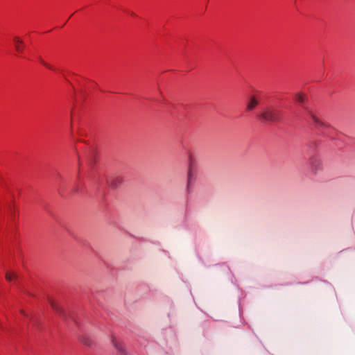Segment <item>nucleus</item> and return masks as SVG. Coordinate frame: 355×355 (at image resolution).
Returning a JSON list of instances; mask_svg holds the SVG:
<instances>
[{
    "mask_svg": "<svg viewBox=\"0 0 355 355\" xmlns=\"http://www.w3.org/2000/svg\"><path fill=\"white\" fill-rule=\"evenodd\" d=\"M282 116L281 111L275 107H268L263 110L260 117L263 121H276L280 119Z\"/></svg>",
    "mask_w": 355,
    "mask_h": 355,
    "instance_id": "f257e3e1",
    "label": "nucleus"
},
{
    "mask_svg": "<svg viewBox=\"0 0 355 355\" xmlns=\"http://www.w3.org/2000/svg\"><path fill=\"white\" fill-rule=\"evenodd\" d=\"M311 168L313 172H317L322 168V162L318 156H313L310 159Z\"/></svg>",
    "mask_w": 355,
    "mask_h": 355,
    "instance_id": "f03ea898",
    "label": "nucleus"
},
{
    "mask_svg": "<svg viewBox=\"0 0 355 355\" xmlns=\"http://www.w3.org/2000/svg\"><path fill=\"white\" fill-rule=\"evenodd\" d=\"M112 343L121 355L125 354V349L124 347L123 343H121L114 336H112Z\"/></svg>",
    "mask_w": 355,
    "mask_h": 355,
    "instance_id": "7ed1b4c3",
    "label": "nucleus"
},
{
    "mask_svg": "<svg viewBox=\"0 0 355 355\" xmlns=\"http://www.w3.org/2000/svg\"><path fill=\"white\" fill-rule=\"evenodd\" d=\"M12 42L16 51L19 53H23L25 46L22 40L19 37H14Z\"/></svg>",
    "mask_w": 355,
    "mask_h": 355,
    "instance_id": "20e7f679",
    "label": "nucleus"
},
{
    "mask_svg": "<svg viewBox=\"0 0 355 355\" xmlns=\"http://www.w3.org/2000/svg\"><path fill=\"white\" fill-rule=\"evenodd\" d=\"M311 119L313 121V123L317 126V127H321L324 128H329L330 126L328 125L326 122L322 121L320 118L315 115L311 116Z\"/></svg>",
    "mask_w": 355,
    "mask_h": 355,
    "instance_id": "39448f33",
    "label": "nucleus"
},
{
    "mask_svg": "<svg viewBox=\"0 0 355 355\" xmlns=\"http://www.w3.org/2000/svg\"><path fill=\"white\" fill-rule=\"evenodd\" d=\"M195 182V177L194 175L191 171V168H189L188 172V180H187V189L188 192L191 191V189L193 186V184Z\"/></svg>",
    "mask_w": 355,
    "mask_h": 355,
    "instance_id": "423d86ee",
    "label": "nucleus"
},
{
    "mask_svg": "<svg viewBox=\"0 0 355 355\" xmlns=\"http://www.w3.org/2000/svg\"><path fill=\"white\" fill-rule=\"evenodd\" d=\"M259 104L258 99L252 96L250 97V101L247 105V110L251 111L255 108V107Z\"/></svg>",
    "mask_w": 355,
    "mask_h": 355,
    "instance_id": "0eeeda50",
    "label": "nucleus"
},
{
    "mask_svg": "<svg viewBox=\"0 0 355 355\" xmlns=\"http://www.w3.org/2000/svg\"><path fill=\"white\" fill-rule=\"evenodd\" d=\"M294 99L297 103L302 104L306 100V96L303 93L299 92L295 95Z\"/></svg>",
    "mask_w": 355,
    "mask_h": 355,
    "instance_id": "6e6552de",
    "label": "nucleus"
},
{
    "mask_svg": "<svg viewBox=\"0 0 355 355\" xmlns=\"http://www.w3.org/2000/svg\"><path fill=\"white\" fill-rule=\"evenodd\" d=\"M39 62L44 66L46 68H47L48 69H50V70H52V71H54L55 70V68L51 65L50 64L47 63L46 62H45L42 58H39Z\"/></svg>",
    "mask_w": 355,
    "mask_h": 355,
    "instance_id": "1a4fd4ad",
    "label": "nucleus"
},
{
    "mask_svg": "<svg viewBox=\"0 0 355 355\" xmlns=\"http://www.w3.org/2000/svg\"><path fill=\"white\" fill-rule=\"evenodd\" d=\"M16 278V275L12 272H8L6 274V279L8 282H12L13 279Z\"/></svg>",
    "mask_w": 355,
    "mask_h": 355,
    "instance_id": "9d476101",
    "label": "nucleus"
},
{
    "mask_svg": "<svg viewBox=\"0 0 355 355\" xmlns=\"http://www.w3.org/2000/svg\"><path fill=\"white\" fill-rule=\"evenodd\" d=\"M115 181H116V182H112V184L114 187H116L117 184H120L122 182V179L120 177H117V178H116Z\"/></svg>",
    "mask_w": 355,
    "mask_h": 355,
    "instance_id": "9b49d317",
    "label": "nucleus"
},
{
    "mask_svg": "<svg viewBox=\"0 0 355 355\" xmlns=\"http://www.w3.org/2000/svg\"><path fill=\"white\" fill-rule=\"evenodd\" d=\"M50 304H51V307H52L54 310H55V311H59V310H58V307L57 306V305L55 304V303L54 302L51 301V302H50Z\"/></svg>",
    "mask_w": 355,
    "mask_h": 355,
    "instance_id": "f8f14e48",
    "label": "nucleus"
},
{
    "mask_svg": "<svg viewBox=\"0 0 355 355\" xmlns=\"http://www.w3.org/2000/svg\"><path fill=\"white\" fill-rule=\"evenodd\" d=\"M21 314H23L24 315H26V313L24 311H21Z\"/></svg>",
    "mask_w": 355,
    "mask_h": 355,
    "instance_id": "ddd939ff",
    "label": "nucleus"
}]
</instances>
